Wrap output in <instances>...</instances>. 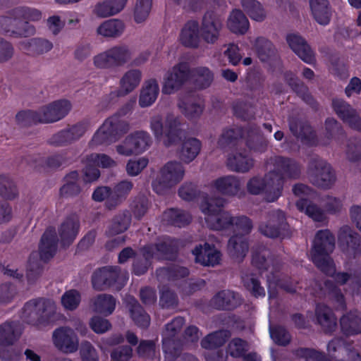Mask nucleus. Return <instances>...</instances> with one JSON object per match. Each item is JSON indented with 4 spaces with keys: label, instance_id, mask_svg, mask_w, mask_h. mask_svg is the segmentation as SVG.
<instances>
[{
    "label": "nucleus",
    "instance_id": "nucleus-6",
    "mask_svg": "<svg viewBox=\"0 0 361 361\" xmlns=\"http://www.w3.org/2000/svg\"><path fill=\"white\" fill-rule=\"evenodd\" d=\"M56 311L54 301L39 298L27 302L22 312L23 320L32 326L39 327L46 323Z\"/></svg>",
    "mask_w": 361,
    "mask_h": 361
},
{
    "label": "nucleus",
    "instance_id": "nucleus-23",
    "mask_svg": "<svg viewBox=\"0 0 361 361\" xmlns=\"http://www.w3.org/2000/svg\"><path fill=\"white\" fill-rule=\"evenodd\" d=\"M339 239L346 241L345 252L349 257H356L361 255V237L349 226H346L341 228Z\"/></svg>",
    "mask_w": 361,
    "mask_h": 361
},
{
    "label": "nucleus",
    "instance_id": "nucleus-12",
    "mask_svg": "<svg viewBox=\"0 0 361 361\" xmlns=\"http://www.w3.org/2000/svg\"><path fill=\"white\" fill-rule=\"evenodd\" d=\"M20 329L16 323H5L0 326V358L4 361H17L19 353L11 350L10 346L19 337Z\"/></svg>",
    "mask_w": 361,
    "mask_h": 361
},
{
    "label": "nucleus",
    "instance_id": "nucleus-28",
    "mask_svg": "<svg viewBox=\"0 0 361 361\" xmlns=\"http://www.w3.org/2000/svg\"><path fill=\"white\" fill-rule=\"evenodd\" d=\"M312 16L320 25H327L331 16V10L328 0H310Z\"/></svg>",
    "mask_w": 361,
    "mask_h": 361
},
{
    "label": "nucleus",
    "instance_id": "nucleus-18",
    "mask_svg": "<svg viewBox=\"0 0 361 361\" xmlns=\"http://www.w3.org/2000/svg\"><path fill=\"white\" fill-rule=\"evenodd\" d=\"M332 106L336 114L344 123L354 129L361 130V118L350 104L336 99L333 100Z\"/></svg>",
    "mask_w": 361,
    "mask_h": 361
},
{
    "label": "nucleus",
    "instance_id": "nucleus-62",
    "mask_svg": "<svg viewBox=\"0 0 361 361\" xmlns=\"http://www.w3.org/2000/svg\"><path fill=\"white\" fill-rule=\"evenodd\" d=\"M148 163L149 161L145 157L130 159L127 163L126 171L130 176H137L147 166Z\"/></svg>",
    "mask_w": 361,
    "mask_h": 361
},
{
    "label": "nucleus",
    "instance_id": "nucleus-22",
    "mask_svg": "<svg viewBox=\"0 0 361 361\" xmlns=\"http://www.w3.org/2000/svg\"><path fill=\"white\" fill-rule=\"evenodd\" d=\"M285 215L281 211H275L269 216L267 221L259 226L260 232L269 238H276L280 235L281 228H285Z\"/></svg>",
    "mask_w": 361,
    "mask_h": 361
},
{
    "label": "nucleus",
    "instance_id": "nucleus-35",
    "mask_svg": "<svg viewBox=\"0 0 361 361\" xmlns=\"http://www.w3.org/2000/svg\"><path fill=\"white\" fill-rule=\"evenodd\" d=\"M53 47V44L45 39L33 38L25 39L20 42V48L28 54H44L49 51Z\"/></svg>",
    "mask_w": 361,
    "mask_h": 361
},
{
    "label": "nucleus",
    "instance_id": "nucleus-5",
    "mask_svg": "<svg viewBox=\"0 0 361 361\" xmlns=\"http://www.w3.org/2000/svg\"><path fill=\"white\" fill-rule=\"evenodd\" d=\"M182 126L180 118L173 114L167 115L164 127L162 118L159 115L153 116L149 123L155 139L162 141L166 147L177 145L185 136Z\"/></svg>",
    "mask_w": 361,
    "mask_h": 361
},
{
    "label": "nucleus",
    "instance_id": "nucleus-40",
    "mask_svg": "<svg viewBox=\"0 0 361 361\" xmlns=\"http://www.w3.org/2000/svg\"><path fill=\"white\" fill-rule=\"evenodd\" d=\"M215 189L227 195H235L240 188L239 180L234 176H228L216 179L214 183Z\"/></svg>",
    "mask_w": 361,
    "mask_h": 361
},
{
    "label": "nucleus",
    "instance_id": "nucleus-56",
    "mask_svg": "<svg viewBox=\"0 0 361 361\" xmlns=\"http://www.w3.org/2000/svg\"><path fill=\"white\" fill-rule=\"evenodd\" d=\"M78 178V173L76 171L70 173L66 177V183L61 188V194L63 196L69 197L78 195L80 188L76 183Z\"/></svg>",
    "mask_w": 361,
    "mask_h": 361
},
{
    "label": "nucleus",
    "instance_id": "nucleus-33",
    "mask_svg": "<svg viewBox=\"0 0 361 361\" xmlns=\"http://www.w3.org/2000/svg\"><path fill=\"white\" fill-rule=\"evenodd\" d=\"M57 238L54 230L47 229L42 237L39 247L40 257L43 260L51 258L56 250Z\"/></svg>",
    "mask_w": 361,
    "mask_h": 361
},
{
    "label": "nucleus",
    "instance_id": "nucleus-27",
    "mask_svg": "<svg viewBox=\"0 0 361 361\" xmlns=\"http://www.w3.org/2000/svg\"><path fill=\"white\" fill-rule=\"evenodd\" d=\"M159 93L158 82L154 79L147 80L140 90L139 104L141 107L151 106L156 101Z\"/></svg>",
    "mask_w": 361,
    "mask_h": 361
},
{
    "label": "nucleus",
    "instance_id": "nucleus-54",
    "mask_svg": "<svg viewBox=\"0 0 361 361\" xmlns=\"http://www.w3.org/2000/svg\"><path fill=\"white\" fill-rule=\"evenodd\" d=\"M192 76L195 78V85L200 89L209 87L213 80L212 72L205 67H198L194 69Z\"/></svg>",
    "mask_w": 361,
    "mask_h": 361
},
{
    "label": "nucleus",
    "instance_id": "nucleus-60",
    "mask_svg": "<svg viewBox=\"0 0 361 361\" xmlns=\"http://www.w3.org/2000/svg\"><path fill=\"white\" fill-rule=\"evenodd\" d=\"M135 145V139L132 133L128 135L121 144L116 145V152L118 154L126 157L138 154Z\"/></svg>",
    "mask_w": 361,
    "mask_h": 361
},
{
    "label": "nucleus",
    "instance_id": "nucleus-15",
    "mask_svg": "<svg viewBox=\"0 0 361 361\" xmlns=\"http://www.w3.org/2000/svg\"><path fill=\"white\" fill-rule=\"evenodd\" d=\"M309 178L312 184L323 188H331L336 181L334 171L324 161H318L310 168Z\"/></svg>",
    "mask_w": 361,
    "mask_h": 361
},
{
    "label": "nucleus",
    "instance_id": "nucleus-26",
    "mask_svg": "<svg viewBox=\"0 0 361 361\" xmlns=\"http://www.w3.org/2000/svg\"><path fill=\"white\" fill-rule=\"evenodd\" d=\"M142 75L138 69H130L126 71L120 80L118 96H125L134 90L140 83Z\"/></svg>",
    "mask_w": 361,
    "mask_h": 361
},
{
    "label": "nucleus",
    "instance_id": "nucleus-7",
    "mask_svg": "<svg viewBox=\"0 0 361 361\" xmlns=\"http://www.w3.org/2000/svg\"><path fill=\"white\" fill-rule=\"evenodd\" d=\"M129 125L121 120L117 114L114 115L104 121L102 125L94 134L90 142L91 147L100 145H109L115 142L121 134L127 132Z\"/></svg>",
    "mask_w": 361,
    "mask_h": 361
},
{
    "label": "nucleus",
    "instance_id": "nucleus-2",
    "mask_svg": "<svg viewBox=\"0 0 361 361\" xmlns=\"http://www.w3.org/2000/svg\"><path fill=\"white\" fill-rule=\"evenodd\" d=\"M334 247L335 238L329 230L318 231L310 251L311 260L321 271L332 276L338 284H361V274L336 273L335 265L329 256Z\"/></svg>",
    "mask_w": 361,
    "mask_h": 361
},
{
    "label": "nucleus",
    "instance_id": "nucleus-61",
    "mask_svg": "<svg viewBox=\"0 0 361 361\" xmlns=\"http://www.w3.org/2000/svg\"><path fill=\"white\" fill-rule=\"evenodd\" d=\"M133 134L138 154L143 153L152 144L150 135L144 131H137Z\"/></svg>",
    "mask_w": 361,
    "mask_h": 361
},
{
    "label": "nucleus",
    "instance_id": "nucleus-44",
    "mask_svg": "<svg viewBox=\"0 0 361 361\" xmlns=\"http://www.w3.org/2000/svg\"><path fill=\"white\" fill-rule=\"evenodd\" d=\"M290 129L295 136L300 137L302 140H305L307 144L310 145L317 144L315 140L314 133L308 124L291 121L290 123Z\"/></svg>",
    "mask_w": 361,
    "mask_h": 361
},
{
    "label": "nucleus",
    "instance_id": "nucleus-10",
    "mask_svg": "<svg viewBox=\"0 0 361 361\" xmlns=\"http://www.w3.org/2000/svg\"><path fill=\"white\" fill-rule=\"evenodd\" d=\"M293 192L300 200L296 202L297 208L305 212L315 221H323L326 219L324 212L317 205L311 203L314 199L315 193L309 187L303 184H296L293 186Z\"/></svg>",
    "mask_w": 361,
    "mask_h": 361
},
{
    "label": "nucleus",
    "instance_id": "nucleus-20",
    "mask_svg": "<svg viewBox=\"0 0 361 361\" xmlns=\"http://www.w3.org/2000/svg\"><path fill=\"white\" fill-rule=\"evenodd\" d=\"M196 262L204 266H215L221 261V255L214 246L204 243V246H197L192 251Z\"/></svg>",
    "mask_w": 361,
    "mask_h": 361
},
{
    "label": "nucleus",
    "instance_id": "nucleus-17",
    "mask_svg": "<svg viewBox=\"0 0 361 361\" xmlns=\"http://www.w3.org/2000/svg\"><path fill=\"white\" fill-rule=\"evenodd\" d=\"M222 27V20L216 14L207 12L202 21L200 35L205 42L213 44L218 40Z\"/></svg>",
    "mask_w": 361,
    "mask_h": 361
},
{
    "label": "nucleus",
    "instance_id": "nucleus-51",
    "mask_svg": "<svg viewBox=\"0 0 361 361\" xmlns=\"http://www.w3.org/2000/svg\"><path fill=\"white\" fill-rule=\"evenodd\" d=\"M255 49L258 57L262 61H267L274 56L275 49L272 43L264 37H258L255 40Z\"/></svg>",
    "mask_w": 361,
    "mask_h": 361
},
{
    "label": "nucleus",
    "instance_id": "nucleus-1",
    "mask_svg": "<svg viewBox=\"0 0 361 361\" xmlns=\"http://www.w3.org/2000/svg\"><path fill=\"white\" fill-rule=\"evenodd\" d=\"M266 169L269 172L264 177L250 178L247 189L252 195L264 193L265 200L269 202H274L281 195L283 179L295 178L300 172V166L295 161L280 157L271 159Z\"/></svg>",
    "mask_w": 361,
    "mask_h": 361
},
{
    "label": "nucleus",
    "instance_id": "nucleus-24",
    "mask_svg": "<svg viewBox=\"0 0 361 361\" xmlns=\"http://www.w3.org/2000/svg\"><path fill=\"white\" fill-rule=\"evenodd\" d=\"M200 25L197 21L187 22L181 29L179 35L180 43L187 47H197L200 42Z\"/></svg>",
    "mask_w": 361,
    "mask_h": 361
},
{
    "label": "nucleus",
    "instance_id": "nucleus-48",
    "mask_svg": "<svg viewBox=\"0 0 361 361\" xmlns=\"http://www.w3.org/2000/svg\"><path fill=\"white\" fill-rule=\"evenodd\" d=\"M18 191L13 179L6 175L0 176V196L12 200L17 197Z\"/></svg>",
    "mask_w": 361,
    "mask_h": 361
},
{
    "label": "nucleus",
    "instance_id": "nucleus-50",
    "mask_svg": "<svg viewBox=\"0 0 361 361\" xmlns=\"http://www.w3.org/2000/svg\"><path fill=\"white\" fill-rule=\"evenodd\" d=\"M164 218L169 223L178 227L183 226L191 221V216L189 214L176 209H170L165 212Z\"/></svg>",
    "mask_w": 361,
    "mask_h": 361
},
{
    "label": "nucleus",
    "instance_id": "nucleus-4",
    "mask_svg": "<svg viewBox=\"0 0 361 361\" xmlns=\"http://www.w3.org/2000/svg\"><path fill=\"white\" fill-rule=\"evenodd\" d=\"M42 17V13L39 10L17 7L12 11L11 16L0 18V31L12 36H26L34 32V27L27 23H23L21 20L39 21Z\"/></svg>",
    "mask_w": 361,
    "mask_h": 361
},
{
    "label": "nucleus",
    "instance_id": "nucleus-38",
    "mask_svg": "<svg viewBox=\"0 0 361 361\" xmlns=\"http://www.w3.org/2000/svg\"><path fill=\"white\" fill-rule=\"evenodd\" d=\"M214 306L217 309H233L240 303L238 295L230 290H224L217 293L212 300Z\"/></svg>",
    "mask_w": 361,
    "mask_h": 361
},
{
    "label": "nucleus",
    "instance_id": "nucleus-30",
    "mask_svg": "<svg viewBox=\"0 0 361 361\" xmlns=\"http://www.w3.org/2000/svg\"><path fill=\"white\" fill-rule=\"evenodd\" d=\"M87 129V126L85 123L76 124L55 135L53 137V142L57 145H63L73 142L81 137Z\"/></svg>",
    "mask_w": 361,
    "mask_h": 361
},
{
    "label": "nucleus",
    "instance_id": "nucleus-29",
    "mask_svg": "<svg viewBox=\"0 0 361 361\" xmlns=\"http://www.w3.org/2000/svg\"><path fill=\"white\" fill-rule=\"evenodd\" d=\"M79 231V221L76 216L68 218L61 225L59 233L61 243L63 245L71 243Z\"/></svg>",
    "mask_w": 361,
    "mask_h": 361
},
{
    "label": "nucleus",
    "instance_id": "nucleus-41",
    "mask_svg": "<svg viewBox=\"0 0 361 361\" xmlns=\"http://www.w3.org/2000/svg\"><path fill=\"white\" fill-rule=\"evenodd\" d=\"M327 350L329 354L334 357H337L335 353L338 352V354H346L348 356L347 361H361L359 353L350 349L348 346L343 345V341L338 338H335L329 343Z\"/></svg>",
    "mask_w": 361,
    "mask_h": 361
},
{
    "label": "nucleus",
    "instance_id": "nucleus-42",
    "mask_svg": "<svg viewBox=\"0 0 361 361\" xmlns=\"http://www.w3.org/2000/svg\"><path fill=\"white\" fill-rule=\"evenodd\" d=\"M228 250L233 258L242 259L248 250V244L245 237L238 235L232 236L228 241Z\"/></svg>",
    "mask_w": 361,
    "mask_h": 361
},
{
    "label": "nucleus",
    "instance_id": "nucleus-53",
    "mask_svg": "<svg viewBox=\"0 0 361 361\" xmlns=\"http://www.w3.org/2000/svg\"><path fill=\"white\" fill-rule=\"evenodd\" d=\"M178 106L181 113L188 119L199 118L204 109L202 104L191 101L180 102Z\"/></svg>",
    "mask_w": 361,
    "mask_h": 361
},
{
    "label": "nucleus",
    "instance_id": "nucleus-37",
    "mask_svg": "<svg viewBox=\"0 0 361 361\" xmlns=\"http://www.w3.org/2000/svg\"><path fill=\"white\" fill-rule=\"evenodd\" d=\"M133 188V183L124 180L118 183L111 192V195L106 202V207L113 209L120 204Z\"/></svg>",
    "mask_w": 361,
    "mask_h": 361
},
{
    "label": "nucleus",
    "instance_id": "nucleus-16",
    "mask_svg": "<svg viewBox=\"0 0 361 361\" xmlns=\"http://www.w3.org/2000/svg\"><path fill=\"white\" fill-rule=\"evenodd\" d=\"M52 341L56 348L66 353H74L78 348V338L74 331L68 327H60L54 330Z\"/></svg>",
    "mask_w": 361,
    "mask_h": 361
},
{
    "label": "nucleus",
    "instance_id": "nucleus-21",
    "mask_svg": "<svg viewBox=\"0 0 361 361\" xmlns=\"http://www.w3.org/2000/svg\"><path fill=\"white\" fill-rule=\"evenodd\" d=\"M128 0H102L92 8V13L98 18H106L120 13Z\"/></svg>",
    "mask_w": 361,
    "mask_h": 361
},
{
    "label": "nucleus",
    "instance_id": "nucleus-55",
    "mask_svg": "<svg viewBox=\"0 0 361 361\" xmlns=\"http://www.w3.org/2000/svg\"><path fill=\"white\" fill-rule=\"evenodd\" d=\"M130 223V215L128 212H123L116 216L109 228L110 235H116L126 231Z\"/></svg>",
    "mask_w": 361,
    "mask_h": 361
},
{
    "label": "nucleus",
    "instance_id": "nucleus-39",
    "mask_svg": "<svg viewBox=\"0 0 361 361\" xmlns=\"http://www.w3.org/2000/svg\"><path fill=\"white\" fill-rule=\"evenodd\" d=\"M126 302L135 323L140 327L148 326L150 322L149 317L143 311L137 300L134 298L128 297L126 299Z\"/></svg>",
    "mask_w": 361,
    "mask_h": 361
},
{
    "label": "nucleus",
    "instance_id": "nucleus-25",
    "mask_svg": "<svg viewBox=\"0 0 361 361\" xmlns=\"http://www.w3.org/2000/svg\"><path fill=\"white\" fill-rule=\"evenodd\" d=\"M315 314L317 323L325 332H331L337 326V320L331 308L324 304H318Z\"/></svg>",
    "mask_w": 361,
    "mask_h": 361
},
{
    "label": "nucleus",
    "instance_id": "nucleus-46",
    "mask_svg": "<svg viewBox=\"0 0 361 361\" xmlns=\"http://www.w3.org/2000/svg\"><path fill=\"white\" fill-rule=\"evenodd\" d=\"M245 11L251 19L255 21H262L265 19L267 13L262 4L256 0H241Z\"/></svg>",
    "mask_w": 361,
    "mask_h": 361
},
{
    "label": "nucleus",
    "instance_id": "nucleus-57",
    "mask_svg": "<svg viewBox=\"0 0 361 361\" xmlns=\"http://www.w3.org/2000/svg\"><path fill=\"white\" fill-rule=\"evenodd\" d=\"M86 162L88 164H94L97 167L111 168L115 166L116 161L105 154L92 153L86 157Z\"/></svg>",
    "mask_w": 361,
    "mask_h": 361
},
{
    "label": "nucleus",
    "instance_id": "nucleus-31",
    "mask_svg": "<svg viewBox=\"0 0 361 361\" xmlns=\"http://www.w3.org/2000/svg\"><path fill=\"white\" fill-rule=\"evenodd\" d=\"M125 30L124 23L118 19H110L102 22L97 28V34L104 37L115 38L122 35Z\"/></svg>",
    "mask_w": 361,
    "mask_h": 361
},
{
    "label": "nucleus",
    "instance_id": "nucleus-64",
    "mask_svg": "<svg viewBox=\"0 0 361 361\" xmlns=\"http://www.w3.org/2000/svg\"><path fill=\"white\" fill-rule=\"evenodd\" d=\"M298 354L304 361H329L324 354L312 349H301Z\"/></svg>",
    "mask_w": 361,
    "mask_h": 361
},
{
    "label": "nucleus",
    "instance_id": "nucleus-59",
    "mask_svg": "<svg viewBox=\"0 0 361 361\" xmlns=\"http://www.w3.org/2000/svg\"><path fill=\"white\" fill-rule=\"evenodd\" d=\"M184 319L183 317H176L171 323L166 326L164 332V338H163V348L166 352V347L169 343V338L175 336V334L181 329L184 324Z\"/></svg>",
    "mask_w": 361,
    "mask_h": 361
},
{
    "label": "nucleus",
    "instance_id": "nucleus-19",
    "mask_svg": "<svg viewBox=\"0 0 361 361\" xmlns=\"http://www.w3.org/2000/svg\"><path fill=\"white\" fill-rule=\"evenodd\" d=\"M286 41L290 49L306 63L314 64V54L304 39L296 34H289Z\"/></svg>",
    "mask_w": 361,
    "mask_h": 361
},
{
    "label": "nucleus",
    "instance_id": "nucleus-45",
    "mask_svg": "<svg viewBox=\"0 0 361 361\" xmlns=\"http://www.w3.org/2000/svg\"><path fill=\"white\" fill-rule=\"evenodd\" d=\"M228 165L233 171L244 173L252 168L254 161L250 157L238 153L228 157Z\"/></svg>",
    "mask_w": 361,
    "mask_h": 361
},
{
    "label": "nucleus",
    "instance_id": "nucleus-49",
    "mask_svg": "<svg viewBox=\"0 0 361 361\" xmlns=\"http://www.w3.org/2000/svg\"><path fill=\"white\" fill-rule=\"evenodd\" d=\"M152 6V0H136L133 11V19L137 24L145 23L148 18Z\"/></svg>",
    "mask_w": 361,
    "mask_h": 361
},
{
    "label": "nucleus",
    "instance_id": "nucleus-34",
    "mask_svg": "<svg viewBox=\"0 0 361 361\" xmlns=\"http://www.w3.org/2000/svg\"><path fill=\"white\" fill-rule=\"evenodd\" d=\"M116 307V300L107 294H99L92 300V311L108 316L112 314Z\"/></svg>",
    "mask_w": 361,
    "mask_h": 361
},
{
    "label": "nucleus",
    "instance_id": "nucleus-52",
    "mask_svg": "<svg viewBox=\"0 0 361 361\" xmlns=\"http://www.w3.org/2000/svg\"><path fill=\"white\" fill-rule=\"evenodd\" d=\"M231 334L228 331H219L208 335L202 341V346L207 349H212L223 345Z\"/></svg>",
    "mask_w": 361,
    "mask_h": 361
},
{
    "label": "nucleus",
    "instance_id": "nucleus-63",
    "mask_svg": "<svg viewBox=\"0 0 361 361\" xmlns=\"http://www.w3.org/2000/svg\"><path fill=\"white\" fill-rule=\"evenodd\" d=\"M95 68L99 69H106L113 68V62L108 49L95 55L92 59Z\"/></svg>",
    "mask_w": 361,
    "mask_h": 361
},
{
    "label": "nucleus",
    "instance_id": "nucleus-43",
    "mask_svg": "<svg viewBox=\"0 0 361 361\" xmlns=\"http://www.w3.org/2000/svg\"><path fill=\"white\" fill-rule=\"evenodd\" d=\"M114 67L123 66L131 59L132 49L126 45H118L108 49Z\"/></svg>",
    "mask_w": 361,
    "mask_h": 361
},
{
    "label": "nucleus",
    "instance_id": "nucleus-3",
    "mask_svg": "<svg viewBox=\"0 0 361 361\" xmlns=\"http://www.w3.org/2000/svg\"><path fill=\"white\" fill-rule=\"evenodd\" d=\"M224 204L222 199L204 198L200 208L204 215L208 228L215 231H226L235 228L245 233L250 232L252 224L246 216H233L228 212L221 209Z\"/></svg>",
    "mask_w": 361,
    "mask_h": 361
},
{
    "label": "nucleus",
    "instance_id": "nucleus-32",
    "mask_svg": "<svg viewBox=\"0 0 361 361\" xmlns=\"http://www.w3.org/2000/svg\"><path fill=\"white\" fill-rule=\"evenodd\" d=\"M341 330L347 336L361 333V317L357 311L344 314L340 319Z\"/></svg>",
    "mask_w": 361,
    "mask_h": 361
},
{
    "label": "nucleus",
    "instance_id": "nucleus-47",
    "mask_svg": "<svg viewBox=\"0 0 361 361\" xmlns=\"http://www.w3.org/2000/svg\"><path fill=\"white\" fill-rule=\"evenodd\" d=\"M201 148L200 142L195 138L185 140L183 145L180 158L186 163L192 161L199 154Z\"/></svg>",
    "mask_w": 361,
    "mask_h": 361
},
{
    "label": "nucleus",
    "instance_id": "nucleus-11",
    "mask_svg": "<svg viewBox=\"0 0 361 361\" xmlns=\"http://www.w3.org/2000/svg\"><path fill=\"white\" fill-rule=\"evenodd\" d=\"M190 69L185 62H180L169 69L164 74L162 82V93L171 94L179 90L188 80Z\"/></svg>",
    "mask_w": 361,
    "mask_h": 361
},
{
    "label": "nucleus",
    "instance_id": "nucleus-36",
    "mask_svg": "<svg viewBox=\"0 0 361 361\" xmlns=\"http://www.w3.org/2000/svg\"><path fill=\"white\" fill-rule=\"evenodd\" d=\"M228 28L235 34L243 35L249 29L250 23L240 10H234L231 12L227 21Z\"/></svg>",
    "mask_w": 361,
    "mask_h": 361
},
{
    "label": "nucleus",
    "instance_id": "nucleus-8",
    "mask_svg": "<svg viewBox=\"0 0 361 361\" xmlns=\"http://www.w3.org/2000/svg\"><path fill=\"white\" fill-rule=\"evenodd\" d=\"M128 280V274L117 267H106L94 272L92 278L93 288L102 290L108 287L121 289Z\"/></svg>",
    "mask_w": 361,
    "mask_h": 361
},
{
    "label": "nucleus",
    "instance_id": "nucleus-14",
    "mask_svg": "<svg viewBox=\"0 0 361 361\" xmlns=\"http://www.w3.org/2000/svg\"><path fill=\"white\" fill-rule=\"evenodd\" d=\"M172 251V248L167 245L166 242L161 243L156 246H148L144 247L142 250V256L145 258V262L140 267L139 266L140 257H137L133 264V271L136 275L144 274L147 269L148 261L150 259H169L171 257L169 254Z\"/></svg>",
    "mask_w": 361,
    "mask_h": 361
},
{
    "label": "nucleus",
    "instance_id": "nucleus-13",
    "mask_svg": "<svg viewBox=\"0 0 361 361\" xmlns=\"http://www.w3.org/2000/svg\"><path fill=\"white\" fill-rule=\"evenodd\" d=\"M68 100L60 99L42 106L38 110L39 123H54L64 118L71 109Z\"/></svg>",
    "mask_w": 361,
    "mask_h": 361
},
{
    "label": "nucleus",
    "instance_id": "nucleus-58",
    "mask_svg": "<svg viewBox=\"0 0 361 361\" xmlns=\"http://www.w3.org/2000/svg\"><path fill=\"white\" fill-rule=\"evenodd\" d=\"M81 300L80 293L76 290H69L64 293L61 297V304L66 310H75Z\"/></svg>",
    "mask_w": 361,
    "mask_h": 361
},
{
    "label": "nucleus",
    "instance_id": "nucleus-9",
    "mask_svg": "<svg viewBox=\"0 0 361 361\" xmlns=\"http://www.w3.org/2000/svg\"><path fill=\"white\" fill-rule=\"evenodd\" d=\"M185 175L183 165L178 161H169L160 170L159 176L152 182L153 190L162 194L167 188L180 182Z\"/></svg>",
    "mask_w": 361,
    "mask_h": 361
}]
</instances>
